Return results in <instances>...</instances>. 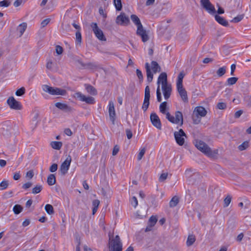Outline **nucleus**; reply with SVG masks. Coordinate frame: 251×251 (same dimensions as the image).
Returning a JSON list of instances; mask_svg holds the SVG:
<instances>
[{"label": "nucleus", "instance_id": "obj_1", "mask_svg": "<svg viewBox=\"0 0 251 251\" xmlns=\"http://www.w3.org/2000/svg\"><path fill=\"white\" fill-rule=\"evenodd\" d=\"M167 102L164 101L161 103L159 106L160 111L163 114H166V118L170 122L182 126L183 124V115L181 112L176 111L175 113V117L171 115L169 112H166Z\"/></svg>", "mask_w": 251, "mask_h": 251}, {"label": "nucleus", "instance_id": "obj_2", "mask_svg": "<svg viewBox=\"0 0 251 251\" xmlns=\"http://www.w3.org/2000/svg\"><path fill=\"white\" fill-rule=\"evenodd\" d=\"M108 248L109 251H123V244L118 235L114 237L109 235ZM125 251H133V248L129 246Z\"/></svg>", "mask_w": 251, "mask_h": 251}, {"label": "nucleus", "instance_id": "obj_3", "mask_svg": "<svg viewBox=\"0 0 251 251\" xmlns=\"http://www.w3.org/2000/svg\"><path fill=\"white\" fill-rule=\"evenodd\" d=\"M195 146L199 150L209 157H214L218 153L217 150L212 151L210 148L202 141H196Z\"/></svg>", "mask_w": 251, "mask_h": 251}, {"label": "nucleus", "instance_id": "obj_4", "mask_svg": "<svg viewBox=\"0 0 251 251\" xmlns=\"http://www.w3.org/2000/svg\"><path fill=\"white\" fill-rule=\"evenodd\" d=\"M42 88L44 92L48 93L51 95L65 96L67 94L66 90L64 89H62L57 87H51L46 84L43 85L42 86Z\"/></svg>", "mask_w": 251, "mask_h": 251}, {"label": "nucleus", "instance_id": "obj_5", "mask_svg": "<svg viewBox=\"0 0 251 251\" xmlns=\"http://www.w3.org/2000/svg\"><path fill=\"white\" fill-rule=\"evenodd\" d=\"M74 97L79 100L81 101H83L89 104L95 103V99L90 96L86 97L80 92H76L74 95Z\"/></svg>", "mask_w": 251, "mask_h": 251}, {"label": "nucleus", "instance_id": "obj_6", "mask_svg": "<svg viewBox=\"0 0 251 251\" xmlns=\"http://www.w3.org/2000/svg\"><path fill=\"white\" fill-rule=\"evenodd\" d=\"M201 5L210 14L214 15L216 13V10L214 5L209 0H201Z\"/></svg>", "mask_w": 251, "mask_h": 251}, {"label": "nucleus", "instance_id": "obj_7", "mask_svg": "<svg viewBox=\"0 0 251 251\" xmlns=\"http://www.w3.org/2000/svg\"><path fill=\"white\" fill-rule=\"evenodd\" d=\"M186 134L182 129H180L178 131L174 132V137L176 143L179 146H182L185 142L184 137H186Z\"/></svg>", "mask_w": 251, "mask_h": 251}, {"label": "nucleus", "instance_id": "obj_8", "mask_svg": "<svg viewBox=\"0 0 251 251\" xmlns=\"http://www.w3.org/2000/svg\"><path fill=\"white\" fill-rule=\"evenodd\" d=\"M91 26L95 36L100 41H106V38L105 37L102 31L98 27L97 23H92Z\"/></svg>", "mask_w": 251, "mask_h": 251}, {"label": "nucleus", "instance_id": "obj_9", "mask_svg": "<svg viewBox=\"0 0 251 251\" xmlns=\"http://www.w3.org/2000/svg\"><path fill=\"white\" fill-rule=\"evenodd\" d=\"M150 87L147 85L145 90V97L144 100L143 104L142 105V109L144 111H146L150 104Z\"/></svg>", "mask_w": 251, "mask_h": 251}, {"label": "nucleus", "instance_id": "obj_10", "mask_svg": "<svg viewBox=\"0 0 251 251\" xmlns=\"http://www.w3.org/2000/svg\"><path fill=\"white\" fill-rule=\"evenodd\" d=\"M7 102L11 109L20 110L22 106L19 101H17L13 97H9L7 100Z\"/></svg>", "mask_w": 251, "mask_h": 251}, {"label": "nucleus", "instance_id": "obj_11", "mask_svg": "<svg viewBox=\"0 0 251 251\" xmlns=\"http://www.w3.org/2000/svg\"><path fill=\"white\" fill-rule=\"evenodd\" d=\"M151 121L152 125L158 129H161L162 125L160 120L157 115L155 113H152L150 115Z\"/></svg>", "mask_w": 251, "mask_h": 251}, {"label": "nucleus", "instance_id": "obj_12", "mask_svg": "<svg viewBox=\"0 0 251 251\" xmlns=\"http://www.w3.org/2000/svg\"><path fill=\"white\" fill-rule=\"evenodd\" d=\"M72 161L71 157L69 155L66 160L62 163L60 166V171L62 175H65L69 169L71 162Z\"/></svg>", "mask_w": 251, "mask_h": 251}, {"label": "nucleus", "instance_id": "obj_13", "mask_svg": "<svg viewBox=\"0 0 251 251\" xmlns=\"http://www.w3.org/2000/svg\"><path fill=\"white\" fill-rule=\"evenodd\" d=\"M108 107L110 120L111 121L112 124L114 125L116 113L115 110L114 102L111 100L109 101Z\"/></svg>", "mask_w": 251, "mask_h": 251}, {"label": "nucleus", "instance_id": "obj_14", "mask_svg": "<svg viewBox=\"0 0 251 251\" xmlns=\"http://www.w3.org/2000/svg\"><path fill=\"white\" fill-rule=\"evenodd\" d=\"M136 34L141 37L142 41L143 42H146L149 40V36L143 26L137 28Z\"/></svg>", "mask_w": 251, "mask_h": 251}, {"label": "nucleus", "instance_id": "obj_15", "mask_svg": "<svg viewBox=\"0 0 251 251\" xmlns=\"http://www.w3.org/2000/svg\"><path fill=\"white\" fill-rule=\"evenodd\" d=\"M207 111L202 106L196 107L193 112V115L198 117L199 116L201 117H204L206 115Z\"/></svg>", "mask_w": 251, "mask_h": 251}, {"label": "nucleus", "instance_id": "obj_16", "mask_svg": "<svg viewBox=\"0 0 251 251\" xmlns=\"http://www.w3.org/2000/svg\"><path fill=\"white\" fill-rule=\"evenodd\" d=\"M162 89L165 99L168 100L170 98L172 92L171 85L169 84L162 86Z\"/></svg>", "mask_w": 251, "mask_h": 251}, {"label": "nucleus", "instance_id": "obj_17", "mask_svg": "<svg viewBox=\"0 0 251 251\" xmlns=\"http://www.w3.org/2000/svg\"><path fill=\"white\" fill-rule=\"evenodd\" d=\"M157 83L158 86H159L160 84H161L162 86L169 84L167 82V75L166 73H162L160 74L158 78Z\"/></svg>", "mask_w": 251, "mask_h": 251}, {"label": "nucleus", "instance_id": "obj_18", "mask_svg": "<svg viewBox=\"0 0 251 251\" xmlns=\"http://www.w3.org/2000/svg\"><path fill=\"white\" fill-rule=\"evenodd\" d=\"M177 91L184 102L188 101L187 92L183 88V86L176 87Z\"/></svg>", "mask_w": 251, "mask_h": 251}, {"label": "nucleus", "instance_id": "obj_19", "mask_svg": "<svg viewBox=\"0 0 251 251\" xmlns=\"http://www.w3.org/2000/svg\"><path fill=\"white\" fill-rule=\"evenodd\" d=\"M157 221V219L156 216H151L148 221V225L146 227V231H149L151 230L152 228L156 224Z\"/></svg>", "mask_w": 251, "mask_h": 251}, {"label": "nucleus", "instance_id": "obj_20", "mask_svg": "<svg viewBox=\"0 0 251 251\" xmlns=\"http://www.w3.org/2000/svg\"><path fill=\"white\" fill-rule=\"evenodd\" d=\"M129 22V19L125 14H121L119 15L116 19V23L120 25L127 24Z\"/></svg>", "mask_w": 251, "mask_h": 251}, {"label": "nucleus", "instance_id": "obj_21", "mask_svg": "<svg viewBox=\"0 0 251 251\" xmlns=\"http://www.w3.org/2000/svg\"><path fill=\"white\" fill-rule=\"evenodd\" d=\"M145 68L147 73V81L149 83H150L152 81L153 75L151 71L150 64L148 63L145 64Z\"/></svg>", "mask_w": 251, "mask_h": 251}, {"label": "nucleus", "instance_id": "obj_22", "mask_svg": "<svg viewBox=\"0 0 251 251\" xmlns=\"http://www.w3.org/2000/svg\"><path fill=\"white\" fill-rule=\"evenodd\" d=\"M215 20L220 25L227 26L228 25V22L223 17H221L218 15H215Z\"/></svg>", "mask_w": 251, "mask_h": 251}, {"label": "nucleus", "instance_id": "obj_23", "mask_svg": "<svg viewBox=\"0 0 251 251\" xmlns=\"http://www.w3.org/2000/svg\"><path fill=\"white\" fill-rule=\"evenodd\" d=\"M55 105L56 107L61 110H66L68 111H70L72 110L71 107L65 103L58 102L55 103Z\"/></svg>", "mask_w": 251, "mask_h": 251}, {"label": "nucleus", "instance_id": "obj_24", "mask_svg": "<svg viewBox=\"0 0 251 251\" xmlns=\"http://www.w3.org/2000/svg\"><path fill=\"white\" fill-rule=\"evenodd\" d=\"M131 20L132 22L136 25L137 28L141 27L142 25L140 20L136 15H131Z\"/></svg>", "mask_w": 251, "mask_h": 251}, {"label": "nucleus", "instance_id": "obj_25", "mask_svg": "<svg viewBox=\"0 0 251 251\" xmlns=\"http://www.w3.org/2000/svg\"><path fill=\"white\" fill-rule=\"evenodd\" d=\"M27 27V24L25 23H23L17 27V30L19 32V36H21L25 31Z\"/></svg>", "mask_w": 251, "mask_h": 251}, {"label": "nucleus", "instance_id": "obj_26", "mask_svg": "<svg viewBox=\"0 0 251 251\" xmlns=\"http://www.w3.org/2000/svg\"><path fill=\"white\" fill-rule=\"evenodd\" d=\"M151 69L153 73L156 74L157 72L161 71V68L158 64L155 61H152L151 62Z\"/></svg>", "mask_w": 251, "mask_h": 251}, {"label": "nucleus", "instance_id": "obj_27", "mask_svg": "<svg viewBox=\"0 0 251 251\" xmlns=\"http://www.w3.org/2000/svg\"><path fill=\"white\" fill-rule=\"evenodd\" d=\"M85 89L87 92L93 95H96L97 94V90L90 85H85Z\"/></svg>", "mask_w": 251, "mask_h": 251}, {"label": "nucleus", "instance_id": "obj_28", "mask_svg": "<svg viewBox=\"0 0 251 251\" xmlns=\"http://www.w3.org/2000/svg\"><path fill=\"white\" fill-rule=\"evenodd\" d=\"M184 76V74L183 72H181L178 75L176 81V87L183 86L182 81L183 78Z\"/></svg>", "mask_w": 251, "mask_h": 251}, {"label": "nucleus", "instance_id": "obj_29", "mask_svg": "<svg viewBox=\"0 0 251 251\" xmlns=\"http://www.w3.org/2000/svg\"><path fill=\"white\" fill-rule=\"evenodd\" d=\"M47 182L48 184L50 186H52L55 183L56 179L55 175L54 174H50L48 176L47 178Z\"/></svg>", "mask_w": 251, "mask_h": 251}, {"label": "nucleus", "instance_id": "obj_30", "mask_svg": "<svg viewBox=\"0 0 251 251\" xmlns=\"http://www.w3.org/2000/svg\"><path fill=\"white\" fill-rule=\"evenodd\" d=\"M100 203V201L98 200H95L93 201V202H92V205H93L92 213L93 215H94L97 211Z\"/></svg>", "mask_w": 251, "mask_h": 251}, {"label": "nucleus", "instance_id": "obj_31", "mask_svg": "<svg viewBox=\"0 0 251 251\" xmlns=\"http://www.w3.org/2000/svg\"><path fill=\"white\" fill-rule=\"evenodd\" d=\"M179 200L178 197L174 196L170 201L169 205L171 207H174L176 206L178 203Z\"/></svg>", "mask_w": 251, "mask_h": 251}, {"label": "nucleus", "instance_id": "obj_32", "mask_svg": "<svg viewBox=\"0 0 251 251\" xmlns=\"http://www.w3.org/2000/svg\"><path fill=\"white\" fill-rule=\"evenodd\" d=\"M196 238L195 236L193 235H190L188 236L186 244L188 246H190L193 244V243L195 242Z\"/></svg>", "mask_w": 251, "mask_h": 251}, {"label": "nucleus", "instance_id": "obj_33", "mask_svg": "<svg viewBox=\"0 0 251 251\" xmlns=\"http://www.w3.org/2000/svg\"><path fill=\"white\" fill-rule=\"evenodd\" d=\"M52 148L55 150H60L62 147V144L60 142L53 141L51 143Z\"/></svg>", "mask_w": 251, "mask_h": 251}, {"label": "nucleus", "instance_id": "obj_34", "mask_svg": "<svg viewBox=\"0 0 251 251\" xmlns=\"http://www.w3.org/2000/svg\"><path fill=\"white\" fill-rule=\"evenodd\" d=\"M45 210L50 215H52L54 213V209L53 206L50 204H47L45 207Z\"/></svg>", "mask_w": 251, "mask_h": 251}, {"label": "nucleus", "instance_id": "obj_35", "mask_svg": "<svg viewBox=\"0 0 251 251\" xmlns=\"http://www.w3.org/2000/svg\"><path fill=\"white\" fill-rule=\"evenodd\" d=\"M114 4L117 10L120 11L122 8L121 0H114Z\"/></svg>", "mask_w": 251, "mask_h": 251}, {"label": "nucleus", "instance_id": "obj_36", "mask_svg": "<svg viewBox=\"0 0 251 251\" xmlns=\"http://www.w3.org/2000/svg\"><path fill=\"white\" fill-rule=\"evenodd\" d=\"M237 80H238V78L235 77H232L228 78L226 81L227 85H233L236 83Z\"/></svg>", "mask_w": 251, "mask_h": 251}, {"label": "nucleus", "instance_id": "obj_37", "mask_svg": "<svg viewBox=\"0 0 251 251\" xmlns=\"http://www.w3.org/2000/svg\"><path fill=\"white\" fill-rule=\"evenodd\" d=\"M23 207L19 204L14 205L13 208V210L15 214H19L22 212Z\"/></svg>", "mask_w": 251, "mask_h": 251}, {"label": "nucleus", "instance_id": "obj_38", "mask_svg": "<svg viewBox=\"0 0 251 251\" xmlns=\"http://www.w3.org/2000/svg\"><path fill=\"white\" fill-rule=\"evenodd\" d=\"M9 185L8 181L4 180L0 183V190L6 189Z\"/></svg>", "mask_w": 251, "mask_h": 251}, {"label": "nucleus", "instance_id": "obj_39", "mask_svg": "<svg viewBox=\"0 0 251 251\" xmlns=\"http://www.w3.org/2000/svg\"><path fill=\"white\" fill-rule=\"evenodd\" d=\"M226 72V67L225 66L220 68L217 71V74L219 76H223Z\"/></svg>", "mask_w": 251, "mask_h": 251}, {"label": "nucleus", "instance_id": "obj_40", "mask_svg": "<svg viewBox=\"0 0 251 251\" xmlns=\"http://www.w3.org/2000/svg\"><path fill=\"white\" fill-rule=\"evenodd\" d=\"M249 147V142L248 141L244 142L242 144L238 146V149L241 151L246 150Z\"/></svg>", "mask_w": 251, "mask_h": 251}, {"label": "nucleus", "instance_id": "obj_41", "mask_svg": "<svg viewBox=\"0 0 251 251\" xmlns=\"http://www.w3.org/2000/svg\"><path fill=\"white\" fill-rule=\"evenodd\" d=\"M42 190V186L41 185H37L35 187L32 189V193L34 194L40 193Z\"/></svg>", "mask_w": 251, "mask_h": 251}, {"label": "nucleus", "instance_id": "obj_42", "mask_svg": "<svg viewBox=\"0 0 251 251\" xmlns=\"http://www.w3.org/2000/svg\"><path fill=\"white\" fill-rule=\"evenodd\" d=\"M25 87H21V88L18 89L16 91L15 94L17 96H22L25 94Z\"/></svg>", "mask_w": 251, "mask_h": 251}, {"label": "nucleus", "instance_id": "obj_43", "mask_svg": "<svg viewBox=\"0 0 251 251\" xmlns=\"http://www.w3.org/2000/svg\"><path fill=\"white\" fill-rule=\"evenodd\" d=\"M231 197L228 195L224 200V207H227L231 202Z\"/></svg>", "mask_w": 251, "mask_h": 251}, {"label": "nucleus", "instance_id": "obj_44", "mask_svg": "<svg viewBox=\"0 0 251 251\" xmlns=\"http://www.w3.org/2000/svg\"><path fill=\"white\" fill-rule=\"evenodd\" d=\"M156 95L157 101L160 102L162 100V97L159 86H157L156 90Z\"/></svg>", "mask_w": 251, "mask_h": 251}, {"label": "nucleus", "instance_id": "obj_45", "mask_svg": "<svg viewBox=\"0 0 251 251\" xmlns=\"http://www.w3.org/2000/svg\"><path fill=\"white\" fill-rule=\"evenodd\" d=\"M217 107L219 109L223 110L226 108V104L225 102H218L217 105Z\"/></svg>", "mask_w": 251, "mask_h": 251}, {"label": "nucleus", "instance_id": "obj_46", "mask_svg": "<svg viewBox=\"0 0 251 251\" xmlns=\"http://www.w3.org/2000/svg\"><path fill=\"white\" fill-rule=\"evenodd\" d=\"M145 152L146 149L144 148L140 150L139 153L137 156V159L138 160H140L142 158L143 156L145 154Z\"/></svg>", "mask_w": 251, "mask_h": 251}, {"label": "nucleus", "instance_id": "obj_47", "mask_svg": "<svg viewBox=\"0 0 251 251\" xmlns=\"http://www.w3.org/2000/svg\"><path fill=\"white\" fill-rule=\"evenodd\" d=\"M243 15H238L237 16L235 17L232 20L231 22L238 23L240 21H241L243 19Z\"/></svg>", "mask_w": 251, "mask_h": 251}, {"label": "nucleus", "instance_id": "obj_48", "mask_svg": "<svg viewBox=\"0 0 251 251\" xmlns=\"http://www.w3.org/2000/svg\"><path fill=\"white\" fill-rule=\"evenodd\" d=\"M10 4V2L7 0H3L0 1V6L1 7H8Z\"/></svg>", "mask_w": 251, "mask_h": 251}, {"label": "nucleus", "instance_id": "obj_49", "mask_svg": "<svg viewBox=\"0 0 251 251\" xmlns=\"http://www.w3.org/2000/svg\"><path fill=\"white\" fill-rule=\"evenodd\" d=\"M131 203L133 206L134 207H136L138 205V201L137 198L135 197H133L131 201Z\"/></svg>", "mask_w": 251, "mask_h": 251}, {"label": "nucleus", "instance_id": "obj_50", "mask_svg": "<svg viewBox=\"0 0 251 251\" xmlns=\"http://www.w3.org/2000/svg\"><path fill=\"white\" fill-rule=\"evenodd\" d=\"M53 66V62L51 60H49L47 61L46 67L48 70H51Z\"/></svg>", "mask_w": 251, "mask_h": 251}, {"label": "nucleus", "instance_id": "obj_51", "mask_svg": "<svg viewBox=\"0 0 251 251\" xmlns=\"http://www.w3.org/2000/svg\"><path fill=\"white\" fill-rule=\"evenodd\" d=\"M50 19L49 18L44 20L41 23L42 27L46 26L50 23Z\"/></svg>", "mask_w": 251, "mask_h": 251}, {"label": "nucleus", "instance_id": "obj_52", "mask_svg": "<svg viewBox=\"0 0 251 251\" xmlns=\"http://www.w3.org/2000/svg\"><path fill=\"white\" fill-rule=\"evenodd\" d=\"M168 176V173H163L161 175L159 180L160 181L162 182L164 181Z\"/></svg>", "mask_w": 251, "mask_h": 251}, {"label": "nucleus", "instance_id": "obj_53", "mask_svg": "<svg viewBox=\"0 0 251 251\" xmlns=\"http://www.w3.org/2000/svg\"><path fill=\"white\" fill-rule=\"evenodd\" d=\"M55 50L58 54H61L63 52V48L61 46L57 45L55 47Z\"/></svg>", "mask_w": 251, "mask_h": 251}, {"label": "nucleus", "instance_id": "obj_54", "mask_svg": "<svg viewBox=\"0 0 251 251\" xmlns=\"http://www.w3.org/2000/svg\"><path fill=\"white\" fill-rule=\"evenodd\" d=\"M57 169V165L55 163L53 164L50 168V171L54 172Z\"/></svg>", "mask_w": 251, "mask_h": 251}, {"label": "nucleus", "instance_id": "obj_55", "mask_svg": "<svg viewBox=\"0 0 251 251\" xmlns=\"http://www.w3.org/2000/svg\"><path fill=\"white\" fill-rule=\"evenodd\" d=\"M136 75L140 80H143V75H142L141 71L140 70H139V69L136 70Z\"/></svg>", "mask_w": 251, "mask_h": 251}, {"label": "nucleus", "instance_id": "obj_56", "mask_svg": "<svg viewBox=\"0 0 251 251\" xmlns=\"http://www.w3.org/2000/svg\"><path fill=\"white\" fill-rule=\"evenodd\" d=\"M76 39L78 42L81 41V35L80 32L77 31L75 34Z\"/></svg>", "mask_w": 251, "mask_h": 251}, {"label": "nucleus", "instance_id": "obj_57", "mask_svg": "<svg viewBox=\"0 0 251 251\" xmlns=\"http://www.w3.org/2000/svg\"><path fill=\"white\" fill-rule=\"evenodd\" d=\"M32 183L30 182H26L23 185V188L25 189H27L30 188L32 186Z\"/></svg>", "mask_w": 251, "mask_h": 251}, {"label": "nucleus", "instance_id": "obj_58", "mask_svg": "<svg viewBox=\"0 0 251 251\" xmlns=\"http://www.w3.org/2000/svg\"><path fill=\"white\" fill-rule=\"evenodd\" d=\"M126 134L127 137L128 139H130L132 138V133L130 130L126 129Z\"/></svg>", "mask_w": 251, "mask_h": 251}, {"label": "nucleus", "instance_id": "obj_59", "mask_svg": "<svg viewBox=\"0 0 251 251\" xmlns=\"http://www.w3.org/2000/svg\"><path fill=\"white\" fill-rule=\"evenodd\" d=\"M242 113H243L242 110H238L235 113L234 117L235 118H238L241 116V115H242Z\"/></svg>", "mask_w": 251, "mask_h": 251}, {"label": "nucleus", "instance_id": "obj_60", "mask_svg": "<svg viewBox=\"0 0 251 251\" xmlns=\"http://www.w3.org/2000/svg\"><path fill=\"white\" fill-rule=\"evenodd\" d=\"M119 151V147L117 146H115L114 147V149H113V150L112 151L113 155H116L118 153Z\"/></svg>", "mask_w": 251, "mask_h": 251}, {"label": "nucleus", "instance_id": "obj_61", "mask_svg": "<svg viewBox=\"0 0 251 251\" xmlns=\"http://www.w3.org/2000/svg\"><path fill=\"white\" fill-rule=\"evenodd\" d=\"M22 3V0H16L14 2V6L16 7L19 6Z\"/></svg>", "mask_w": 251, "mask_h": 251}, {"label": "nucleus", "instance_id": "obj_62", "mask_svg": "<svg viewBox=\"0 0 251 251\" xmlns=\"http://www.w3.org/2000/svg\"><path fill=\"white\" fill-rule=\"evenodd\" d=\"M26 176L29 178H31L33 176V173L32 171H29L26 173Z\"/></svg>", "mask_w": 251, "mask_h": 251}, {"label": "nucleus", "instance_id": "obj_63", "mask_svg": "<svg viewBox=\"0 0 251 251\" xmlns=\"http://www.w3.org/2000/svg\"><path fill=\"white\" fill-rule=\"evenodd\" d=\"M244 237V234L243 233H241L240 234H239L237 237V238H236V240L238 242H241L242 239H243V238Z\"/></svg>", "mask_w": 251, "mask_h": 251}, {"label": "nucleus", "instance_id": "obj_64", "mask_svg": "<svg viewBox=\"0 0 251 251\" xmlns=\"http://www.w3.org/2000/svg\"><path fill=\"white\" fill-rule=\"evenodd\" d=\"M64 132L68 136H71L72 134V132L70 128H66Z\"/></svg>", "mask_w": 251, "mask_h": 251}]
</instances>
